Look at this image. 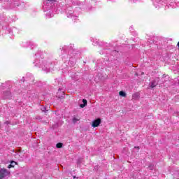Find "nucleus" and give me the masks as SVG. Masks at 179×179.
<instances>
[{
    "label": "nucleus",
    "mask_w": 179,
    "mask_h": 179,
    "mask_svg": "<svg viewBox=\"0 0 179 179\" xmlns=\"http://www.w3.org/2000/svg\"><path fill=\"white\" fill-rule=\"evenodd\" d=\"M41 66L43 71H45V72H50V71H51V68H52V64H51L47 61H44V62H43Z\"/></svg>",
    "instance_id": "obj_1"
},
{
    "label": "nucleus",
    "mask_w": 179,
    "mask_h": 179,
    "mask_svg": "<svg viewBox=\"0 0 179 179\" xmlns=\"http://www.w3.org/2000/svg\"><path fill=\"white\" fill-rule=\"evenodd\" d=\"M10 172L6 170V169H1L0 170V179L4 178V177H6V176H9Z\"/></svg>",
    "instance_id": "obj_2"
},
{
    "label": "nucleus",
    "mask_w": 179,
    "mask_h": 179,
    "mask_svg": "<svg viewBox=\"0 0 179 179\" xmlns=\"http://www.w3.org/2000/svg\"><path fill=\"white\" fill-rule=\"evenodd\" d=\"M101 124V119L98 118L92 122V127L93 128H97L99 125Z\"/></svg>",
    "instance_id": "obj_3"
},
{
    "label": "nucleus",
    "mask_w": 179,
    "mask_h": 179,
    "mask_svg": "<svg viewBox=\"0 0 179 179\" xmlns=\"http://www.w3.org/2000/svg\"><path fill=\"white\" fill-rule=\"evenodd\" d=\"M157 85H159V79L154 80L153 81H152L150 83V86L152 88L156 87V86H157Z\"/></svg>",
    "instance_id": "obj_4"
},
{
    "label": "nucleus",
    "mask_w": 179,
    "mask_h": 179,
    "mask_svg": "<svg viewBox=\"0 0 179 179\" xmlns=\"http://www.w3.org/2000/svg\"><path fill=\"white\" fill-rule=\"evenodd\" d=\"M53 2H55V0H44L43 1L44 5H48V3H52Z\"/></svg>",
    "instance_id": "obj_5"
},
{
    "label": "nucleus",
    "mask_w": 179,
    "mask_h": 179,
    "mask_svg": "<svg viewBox=\"0 0 179 179\" xmlns=\"http://www.w3.org/2000/svg\"><path fill=\"white\" fill-rule=\"evenodd\" d=\"M17 163L15 161H13L10 162V164L8 166V169H12V167H15L16 166Z\"/></svg>",
    "instance_id": "obj_6"
},
{
    "label": "nucleus",
    "mask_w": 179,
    "mask_h": 179,
    "mask_svg": "<svg viewBox=\"0 0 179 179\" xmlns=\"http://www.w3.org/2000/svg\"><path fill=\"white\" fill-rule=\"evenodd\" d=\"M134 100H138L139 99V93L136 92L132 95Z\"/></svg>",
    "instance_id": "obj_7"
},
{
    "label": "nucleus",
    "mask_w": 179,
    "mask_h": 179,
    "mask_svg": "<svg viewBox=\"0 0 179 179\" xmlns=\"http://www.w3.org/2000/svg\"><path fill=\"white\" fill-rule=\"evenodd\" d=\"M80 118L79 117H73V124H76V122H78V121H80Z\"/></svg>",
    "instance_id": "obj_8"
},
{
    "label": "nucleus",
    "mask_w": 179,
    "mask_h": 179,
    "mask_svg": "<svg viewBox=\"0 0 179 179\" xmlns=\"http://www.w3.org/2000/svg\"><path fill=\"white\" fill-rule=\"evenodd\" d=\"M83 104L80 105L81 108L86 106V104H87V101L86 99H83Z\"/></svg>",
    "instance_id": "obj_9"
},
{
    "label": "nucleus",
    "mask_w": 179,
    "mask_h": 179,
    "mask_svg": "<svg viewBox=\"0 0 179 179\" xmlns=\"http://www.w3.org/2000/svg\"><path fill=\"white\" fill-rule=\"evenodd\" d=\"M4 99H9V96H10V92H4L3 93Z\"/></svg>",
    "instance_id": "obj_10"
},
{
    "label": "nucleus",
    "mask_w": 179,
    "mask_h": 179,
    "mask_svg": "<svg viewBox=\"0 0 179 179\" xmlns=\"http://www.w3.org/2000/svg\"><path fill=\"white\" fill-rule=\"evenodd\" d=\"M120 96H121L122 97H125V96H127V94L125 92H124V91H120L119 92Z\"/></svg>",
    "instance_id": "obj_11"
},
{
    "label": "nucleus",
    "mask_w": 179,
    "mask_h": 179,
    "mask_svg": "<svg viewBox=\"0 0 179 179\" xmlns=\"http://www.w3.org/2000/svg\"><path fill=\"white\" fill-rule=\"evenodd\" d=\"M56 148H57V149H61V148H62V143H58L56 145Z\"/></svg>",
    "instance_id": "obj_12"
},
{
    "label": "nucleus",
    "mask_w": 179,
    "mask_h": 179,
    "mask_svg": "<svg viewBox=\"0 0 179 179\" xmlns=\"http://www.w3.org/2000/svg\"><path fill=\"white\" fill-rule=\"evenodd\" d=\"M71 17H72L73 19H76L75 18L76 17H74L73 15H71Z\"/></svg>",
    "instance_id": "obj_13"
},
{
    "label": "nucleus",
    "mask_w": 179,
    "mask_h": 179,
    "mask_svg": "<svg viewBox=\"0 0 179 179\" xmlns=\"http://www.w3.org/2000/svg\"><path fill=\"white\" fill-rule=\"evenodd\" d=\"M44 110H45V108H43V109H42V111H44Z\"/></svg>",
    "instance_id": "obj_14"
},
{
    "label": "nucleus",
    "mask_w": 179,
    "mask_h": 179,
    "mask_svg": "<svg viewBox=\"0 0 179 179\" xmlns=\"http://www.w3.org/2000/svg\"><path fill=\"white\" fill-rule=\"evenodd\" d=\"M96 44H99L100 45L99 42H96Z\"/></svg>",
    "instance_id": "obj_15"
},
{
    "label": "nucleus",
    "mask_w": 179,
    "mask_h": 179,
    "mask_svg": "<svg viewBox=\"0 0 179 179\" xmlns=\"http://www.w3.org/2000/svg\"><path fill=\"white\" fill-rule=\"evenodd\" d=\"M177 45H179V42L178 43Z\"/></svg>",
    "instance_id": "obj_16"
},
{
    "label": "nucleus",
    "mask_w": 179,
    "mask_h": 179,
    "mask_svg": "<svg viewBox=\"0 0 179 179\" xmlns=\"http://www.w3.org/2000/svg\"><path fill=\"white\" fill-rule=\"evenodd\" d=\"M73 178H76V177L73 176Z\"/></svg>",
    "instance_id": "obj_17"
},
{
    "label": "nucleus",
    "mask_w": 179,
    "mask_h": 179,
    "mask_svg": "<svg viewBox=\"0 0 179 179\" xmlns=\"http://www.w3.org/2000/svg\"><path fill=\"white\" fill-rule=\"evenodd\" d=\"M178 48H179V46H178Z\"/></svg>",
    "instance_id": "obj_18"
}]
</instances>
